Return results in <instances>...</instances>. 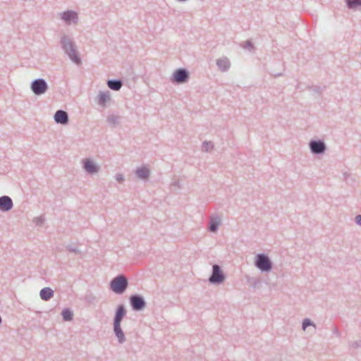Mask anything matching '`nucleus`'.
Returning <instances> with one entry per match:
<instances>
[{
	"mask_svg": "<svg viewBox=\"0 0 361 361\" xmlns=\"http://www.w3.org/2000/svg\"><path fill=\"white\" fill-rule=\"evenodd\" d=\"M47 89V83L42 79L36 80L32 84V90L36 94H41L44 93Z\"/></svg>",
	"mask_w": 361,
	"mask_h": 361,
	"instance_id": "3",
	"label": "nucleus"
},
{
	"mask_svg": "<svg viewBox=\"0 0 361 361\" xmlns=\"http://www.w3.org/2000/svg\"><path fill=\"white\" fill-rule=\"evenodd\" d=\"M361 4V0H348L349 8H355Z\"/></svg>",
	"mask_w": 361,
	"mask_h": 361,
	"instance_id": "20",
	"label": "nucleus"
},
{
	"mask_svg": "<svg viewBox=\"0 0 361 361\" xmlns=\"http://www.w3.org/2000/svg\"><path fill=\"white\" fill-rule=\"evenodd\" d=\"M127 286V279L123 276L116 277L111 282V288L116 293H123L124 290L126 289Z\"/></svg>",
	"mask_w": 361,
	"mask_h": 361,
	"instance_id": "1",
	"label": "nucleus"
},
{
	"mask_svg": "<svg viewBox=\"0 0 361 361\" xmlns=\"http://www.w3.org/2000/svg\"><path fill=\"white\" fill-rule=\"evenodd\" d=\"M62 316L64 320L70 321L72 319V313L68 310H65L62 312Z\"/></svg>",
	"mask_w": 361,
	"mask_h": 361,
	"instance_id": "19",
	"label": "nucleus"
},
{
	"mask_svg": "<svg viewBox=\"0 0 361 361\" xmlns=\"http://www.w3.org/2000/svg\"><path fill=\"white\" fill-rule=\"evenodd\" d=\"M311 322L309 319H305L304 322H303V324H302V328L303 329L305 330L307 326H310L311 325Z\"/></svg>",
	"mask_w": 361,
	"mask_h": 361,
	"instance_id": "21",
	"label": "nucleus"
},
{
	"mask_svg": "<svg viewBox=\"0 0 361 361\" xmlns=\"http://www.w3.org/2000/svg\"><path fill=\"white\" fill-rule=\"evenodd\" d=\"M221 220L218 217L212 218L211 219L209 229L211 231L214 232L216 231L218 226L220 224Z\"/></svg>",
	"mask_w": 361,
	"mask_h": 361,
	"instance_id": "16",
	"label": "nucleus"
},
{
	"mask_svg": "<svg viewBox=\"0 0 361 361\" xmlns=\"http://www.w3.org/2000/svg\"><path fill=\"white\" fill-rule=\"evenodd\" d=\"M221 62H224V61H218V65H219V66H221ZM224 62H225V63H227L226 61H224Z\"/></svg>",
	"mask_w": 361,
	"mask_h": 361,
	"instance_id": "25",
	"label": "nucleus"
},
{
	"mask_svg": "<svg viewBox=\"0 0 361 361\" xmlns=\"http://www.w3.org/2000/svg\"><path fill=\"white\" fill-rule=\"evenodd\" d=\"M12 206L11 199L8 196H4L0 198V210L8 211L11 209Z\"/></svg>",
	"mask_w": 361,
	"mask_h": 361,
	"instance_id": "6",
	"label": "nucleus"
},
{
	"mask_svg": "<svg viewBox=\"0 0 361 361\" xmlns=\"http://www.w3.org/2000/svg\"><path fill=\"white\" fill-rule=\"evenodd\" d=\"M174 79L178 82H183L188 78V73L185 70H178L173 74Z\"/></svg>",
	"mask_w": 361,
	"mask_h": 361,
	"instance_id": "9",
	"label": "nucleus"
},
{
	"mask_svg": "<svg viewBox=\"0 0 361 361\" xmlns=\"http://www.w3.org/2000/svg\"><path fill=\"white\" fill-rule=\"evenodd\" d=\"M256 266L262 271H269L271 269V263L269 259L263 255L257 256Z\"/></svg>",
	"mask_w": 361,
	"mask_h": 361,
	"instance_id": "4",
	"label": "nucleus"
},
{
	"mask_svg": "<svg viewBox=\"0 0 361 361\" xmlns=\"http://www.w3.org/2000/svg\"><path fill=\"white\" fill-rule=\"evenodd\" d=\"M131 305L134 310H140L145 306L144 300L138 296H133L130 298Z\"/></svg>",
	"mask_w": 361,
	"mask_h": 361,
	"instance_id": "7",
	"label": "nucleus"
},
{
	"mask_svg": "<svg viewBox=\"0 0 361 361\" xmlns=\"http://www.w3.org/2000/svg\"><path fill=\"white\" fill-rule=\"evenodd\" d=\"M63 48L71 59L77 64L80 63V59L75 55V49L71 42H67L66 39L63 40Z\"/></svg>",
	"mask_w": 361,
	"mask_h": 361,
	"instance_id": "2",
	"label": "nucleus"
},
{
	"mask_svg": "<svg viewBox=\"0 0 361 361\" xmlns=\"http://www.w3.org/2000/svg\"><path fill=\"white\" fill-rule=\"evenodd\" d=\"M114 331L120 342L124 340V334L121 328V324H114Z\"/></svg>",
	"mask_w": 361,
	"mask_h": 361,
	"instance_id": "15",
	"label": "nucleus"
},
{
	"mask_svg": "<svg viewBox=\"0 0 361 361\" xmlns=\"http://www.w3.org/2000/svg\"><path fill=\"white\" fill-rule=\"evenodd\" d=\"M85 169L90 173L96 172L97 171V166L92 161L88 159L85 161Z\"/></svg>",
	"mask_w": 361,
	"mask_h": 361,
	"instance_id": "14",
	"label": "nucleus"
},
{
	"mask_svg": "<svg viewBox=\"0 0 361 361\" xmlns=\"http://www.w3.org/2000/svg\"><path fill=\"white\" fill-rule=\"evenodd\" d=\"M204 149L205 151H208L210 147H212L211 145L209 143H206L204 145Z\"/></svg>",
	"mask_w": 361,
	"mask_h": 361,
	"instance_id": "23",
	"label": "nucleus"
},
{
	"mask_svg": "<svg viewBox=\"0 0 361 361\" xmlns=\"http://www.w3.org/2000/svg\"><path fill=\"white\" fill-rule=\"evenodd\" d=\"M224 280V276L220 271L218 265L213 266V274L211 276L209 281L212 283H221Z\"/></svg>",
	"mask_w": 361,
	"mask_h": 361,
	"instance_id": "5",
	"label": "nucleus"
},
{
	"mask_svg": "<svg viewBox=\"0 0 361 361\" xmlns=\"http://www.w3.org/2000/svg\"><path fill=\"white\" fill-rule=\"evenodd\" d=\"M355 221L357 224L361 225V215H357L355 217Z\"/></svg>",
	"mask_w": 361,
	"mask_h": 361,
	"instance_id": "22",
	"label": "nucleus"
},
{
	"mask_svg": "<svg viewBox=\"0 0 361 361\" xmlns=\"http://www.w3.org/2000/svg\"><path fill=\"white\" fill-rule=\"evenodd\" d=\"M124 315H125L124 307L122 305H120L118 307V310H117V312L116 314L114 324H121V322L123 317H124Z\"/></svg>",
	"mask_w": 361,
	"mask_h": 361,
	"instance_id": "12",
	"label": "nucleus"
},
{
	"mask_svg": "<svg viewBox=\"0 0 361 361\" xmlns=\"http://www.w3.org/2000/svg\"><path fill=\"white\" fill-rule=\"evenodd\" d=\"M54 119L57 123L65 124L68 122V114L64 111H58L55 114Z\"/></svg>",
	"mask_w": 361,
	"mask_h": 361,
	"instance_id": "8",
	"label": "nucleus"
},
{
	"mask_svg": "<svg viewBox=\"0 0 361 361\" xmlns=\"http://www.w3.org/2000/svg\"><path fill=\"white\" fill-rule=\"evenodd\" d=\"M136 173L139 178H146L149 174V171L147 168H140L137 170Z\"/></svg>",
	"mask_w": 361,
	"mask_h": 361,
	"instance_id": "17",
	"label": "nucleus"
},
{
	"mask_svg": "<svg viewBox=\"0 0 361 361\" xmlns=\"http://www.w3.org/2000/svg\"><path fill=\"white\" fill-rule=\"evenodd\" d=\"M117 180H123V178H121V176H117Z\"/></svg>",
	"mask_w": 361,
	"mask_h": 361,
	"instance_id": "26",
	"label": "nucleus"
},
{
	"mask_svg": "<svg viewBox=\"0 0 361 361\" xmlns=\"http://www.w3.org/2000/svg\"><path fill=\"white\" fill-rule=\"evenodd\" d=\"M62 19L68 23L71 22L75 23V19H77V14L72 11L64 12L62 14Z\"/></svg>",
	"mask_w": 361,
	"mask_h": 361,
	"instance_id": "11",
	"label": "nucleus"
},
{
	"mask_svg": "<svg viewBox=\"0 0 361 361\" xmlns=\"http://www.w3.org/2000/svg\"><path fill=\"white\" fill-rule=\"evenodd\" d=\"M107 97L105 94L100 95V99L104 102Z\"/></svg>",
	"mask_w": 361,
	"mask_h": 361,
	"instance_id": "24",
	"label": "nucleus"
},
{
	"mask_svg": "<svg viewBox=\"0 0 361 361\" xmlns=\"http://www.w3.org/2000/svg\"><path fill=\"white\" fill-rule=\"evenodd\" d=\"M53 296V290L49 288H44L40 291V297L44 300H48Z\"/></svg>",
	"mask_w": 361,
	"mask_h": 361,
	"instance_id": "13",
	"label": "nucleus"
},
{
	"mask_svg": "<svg viewBox=\"0 0 361 361\" xmlns=\"http://www.w3.org/2000/svg\"><path fill=\"white\" fill-rule=\"evenodd\" d=\"M108 86L114 90H118L121 87V82L120 81H108Z\"/></svg>",
	"mask_w": 361,
	"mask_h": 361,
	"instance_id": "18",
	"label": "nucleus"
},
{
	"mask_svg": "<svg viewBox=\"0 0 361 361\" xmlns=\"http://www.w3.org/2000/svg\"><path fill=\"white\" fill-rule=\"evenodd\" d=\"M311 149L314 153H321L324 150V145L322 142H312L310 144Z\"/></svg>",
	"mask_w": 361,
	"mask_h": 361,
	"instance_id": "10",
	"label": "nucleus"
}]
</instances>
